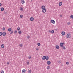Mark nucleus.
<instances>
[{
	"mask_svg": "<svg viewBox=\"0 0 73 73\" xmlns=\"http://www.w3.org/2000/svg\"><path fill=\"white\" fill-rule=\"evenodd\" d=\"M13 33V31H11L10 32V34H12V33Z\"/></svg>",
	"mask_w": 73,
	"mask_h": 73,
	"instance_id": "obj_23",
	"label": "nucleus"
},
{
	"mask_svg": "<svg viewBox=\"0 0 73 73\" xmlns=\"http://www.w3.org/2000/svg\"><path fill=\"white\" fill-rule=\"evenodd\" d=\"M49 57L48 56H46V60H49Z\"/></svg>",
	"mask_w": 73,
	"mask_h": 73,
	"instance_id": "obj_10",
	"label": "nucleus"
},
{
	"mask_svg": "<svg viewBox=\"0 0 73 73\" xmlns=\"http://www.w3.org/2000/svg\"><path fill=\"white\" fill-rule=\"evenodd\" d=\"M8 31L9 32H11V30H12V29H11V28H9L8 29Z\"/></svg>",
	"mask_w": 73,
	"mask_h": 73,
	"instance_id": "obj_19",
	"label": "nucleus"
},
{
	"mask_svg": "<svg viewBox=\"0 0 73 73\" xmlns=\"http://www.w3.org/2000/svg\"><path fill=\"white\" fill-rule=\"evenodd\" d=\"M27 65H29V62H27Z\"/></svg>",
	"mask_w": 73,
	"mask_h": 73,
	"instance_id": "obj_41",
	"label": "nucleus"
},
{
	"mask_svg": "<svg viewBox=\"0 0 73 73\" xmlns=\"http://www.w3.org/2000/svg\"><path fill=\"white\" fill-rule=\"evenodd\" d=\"M1 48H4V44H2L1 46Z\"/></svg>",
	"mask_w": 73,
	"mask_h": 73,
	"instance_id": "obj_13",
	"label": "nucleus"
},
{
	"mask_svg": "<svg viewBox=\"0 0 73 73\" xmlns=\"http://www.w3.org/2000/svg\"><path fill=\"white\" fill-rule=\"evenodd\" d=\"M36 50H38V48H36Z\"/></svg>",
	"mask_w": 73,
	"mask_h": 73,
	"instance_id": "obj_40",
	"label": "nucleus"
},
{
	"mask_svg": "<svg viewBox=\"0 0 73 73\" xmlns=\"http://www.w3.org/2000/svg\"><path fill=\"white\" fill-rule=\"evenodd\" d=\"M70 22H68V23H67V24H68V25H70Z\"/></svg>",
	"mask_w": 73,
	"mask_h": 73,
	"instance_id": "obj_39",
	"label": "nucleus"
},
{
	"mask_svg": "<svg viewBox=\"0 0 73 73\" xmlns=\"http://www.w3.org/2000/svg\"><path fill=\"white\" fill-rule=\"evenodd\" d=\"M22 32L21 31H20L18 32V33L19 34H21Z\"/></svg>",
	"mask_w": 73,
	"mask_h": 73,
	"instance_id": "obj_20",
	"label": "nucleus"
},
{
	"mask_svg": "<svg viewBox=\"0 0 73 73\" xmlns=\"http://www.w3.org/2000/svg\"><path fill=\"white\" fill-rule=\"evenodd\" d=\"M20 10L21 11H23V7H21V8L20 9Z\"/></svg>",
	"mask_w": 73,
	"mask_h": 73,
	"instance_id": "obj_25",
	"label": "nucleus"
},
{
	"mask_svg": "<svg viewBox=\"0 0 73 73\" xmlns=\"http://www.w3.org/2000/svg\"><path fill=\"white\" fill-rule=\"evenodd\" d=\"M50 66H47V69H50Z\"/></svg>",
	"mask_w": 73,
	"mask_h": 73,
	"instance_id": "obj_28",
	"label": "nucleus"
},
{
	"mask_svg": "<svg viewBox=\"0 0 73 73\" xmlns=\"http://www.w3.org/2000/svg\"><path fill=\"white\" fill-rule=\"evenodd\" d=\"M55 31H57V30H58V29H55Z\"/></svg>",
	"mask_w": 73,
	"mask_h": 73,
	"instance_id": "obj_43",
	"label": "nucleus"
},
{
	"mask_svg": "<svg viewBox=\"0 0 73 73\" xmlns=\"http://www.w3.org/2000/svg\"><path fill=\"white\" fill-rule=\"evenodd\" d=\"M62 5V2H60L59 3V6H61V5Z\"/></svg>",
	"mask_w": 73,
	"mask_h": 73,
	"instance_id": "obj_8",
	"label": "nucleus"
},
{
	"mask_svg": "<svg viewBox=\"0 0 73 73\" xmlns=\"http://www.w3.org/2000/svg\"><path fill=\"white\" fill-rule=\"evenodd\" d=\"M47 64L48 65H49L51 64V62L50 61H48L47 62Z\"/></svg>",
	"mask_w": 73,
	"mask_h": 73,
	"instance_id": "obj_5",
	"label": "nucleus"
},
{
	"mask_svg": "<svg viewBox=\"0 0 73 73\" xmlns=\"http://www.w3.org/2000/svg\"><path fill=\"white\" fill-rule=\"evenodd\" d=\"M3 31H5V28L3 27L2 29Z\"/></svg>",
	"mask_w": 73,
	"mask_h": 73,
	"instance_id": "obj_31",
	"label": "nucleus"
},
{
	"mask_svg": "<svg viewBox=\"0 0 73 73\" xmlns=\"http://www.w3.org/2000/svg\"><path fill=\"white\" fill-rule=\"evenodd\" d=\"M17 30L18 31H20V28H19V27H18L17 29Z\"/></svg>",
	"mask_w": 73,
	"mask_h": 73,
	"instance_id": "obj_24",
	"label": "nucleus"
},
{
	"mask_svg": "<svg viewBox=\"0 0 73 73\" xmlns=\"http://www.w3.org/2000/svg\"><path fill=\"white\" fill-rule=\"evenodd\" d=\"M56 49H58L59 48H60V47H59V46L58 45H56Z\"/></svg>",
	"mask_w": 73,
	"mask_h": 73,
	"instance_id": "obj_17",
	"label": "nucleus"
},
{
	"mask_svg": "<svg viewBox=\"0 0 73 73\" xmlns=\"http://www.w3.org/2000/svg\"><path fill=\"white\" fill-rule=\"evenodd\" d=\"M37 45H38V46H40L41 45V44H40V43H38L37 44Z\"/></svg>",
	"mask_w": 73,
	"mask_h": 73,
	"instance_id": "obj_21",
	"label": "nucleus"
},
{
	"mask_svg": "<svg viewBox=\"0 0 73 73\" xmlns=\"http://www.w3.org/2000/svg\"><path fill=\"white\" fill-rule=\"evenodd\" d=\"M66 36H67V37L68 38H70L71 37V36L69 34H67V35Z\"/></svg>",
	"mask_w": 73,
	"mask_h": 73,
	"instance_id": "obj_1",
	"label": "nucleus"
},
{
	"mask_svg": "<svg viewBox=\"0 0 73 73\" xmlns=\"http://www.w3.org/2000/svg\"><path fill=\"white\" fill-rule=\"evenodd\" d=\"M62 35H63V36H64V35H65V32L63 31L62 32Z\"/></svg>",
	"mask_w": 73,
	"mask_h": 73,
	"instance_id": "obj_12",
	"label": "nucleus"
},
{
	"mask_svg": "<svg viewBox=\"0 0 73 73\" xmlns=\"http://www.w3.org/2000/svg\"><path fill=\"white\" fill-rule=\"evenodd\" d=\"M64 45V43L61 42L60 43V46L61 47H62L63 46V45Z\"/></svg>",
	"mask_w": 73,
	"mask_h": 73,
	"instance_id": "obj_4",
	"label": "nucleus"
},
{
	"mask_svg": "<svg viewBox=\"0 0 73 73\" xmlns=\"http://www.w3.org/2000/svg\"><path fill=\"white\" fill-rule=\"evenodd\" d=\"M28 72L29 73H31V70H29Z\"/></svg>",
	"mask_w": 73,
	"mask_h": 73,
	"instance_id": "obj_35",
	"label": "nucleus"
},
{
	"mask_svg": "<svg viewBox=\"0 0 73 73\" xmlns=\"http://www.w3.org/2000/svg\"><path fill=\"white\" fill-rule=\"evenodd\" d=\"M69 62H66V64L67 65H69Z\"/></svg>",
	"mask_w": 73,
	"mask_h": 73,
	"instance_id": "obj_33",
	"label": "nucleus"
},
{
	"mask_svg": "<svg viewBox=\"0 0 73 73\" xmlns=\"http://www.w3.org/2000/svg\"><path fill=\"white\" fill-rule=\"evenodd\" d=\"M4 13H5V14H7V12L5 11L4 12Z\"/></svg>",
	"mask_w": 73,
	"mask_h": 73,
	"instance_id": "obj_38",
	"label": "nucleus"
},
{
	"mask_svg": "<svg viewBox=\"0 0 73 73\" xmlns=\"http://www.w3.org/2000/svg\"><path fill=\"white\" fill-rule=\"evenodd\" d=\"M60 17H62V15H60Z\"/></svg>",
	"mask_w": 73,
	"mask_h": 73,
	"instance_id": "obj_45",
	"label": "nucleus"
},
{
	"mask_svg": "<svg viewBox=\"0 0 73 73\" xmlns=\"http://www.w3.org/2000/svg\"><path fill=\"white\" fill-rule=\"evenodd\" d=\"M9 62H7V65H9Z\"/></svg>",
	"mask_w": 73,
	"mask_h": 73,
	"instance_id": "obj_42",
	"label": "nucleus"
},
{
	"mask_svg": "<svg viewBox=\"0 0 73 73\" xmlns=\"http://www.w3.org/2000/svg\"><path fill=\"white\" fill-rule=\"evenodd\" d=\"M2 5V4H1V3H0V7H1V6Z\"/></svg>",
	"mask_w": 73,
	"mask_h": 73,
	"instance_id": "obj_44",
	"label": "nucleus"
},
{
	"mask_svg": "<svg viewBox=\"0 0 73 73\" xmlns=\"http://www.w3.org/2000/svg\"><path fill=\"white\" fill-rule=\"evenodd\" d=\"M34 20H35V19L33 17H31L30 19V21H33Z\"/></svg>",
	"mask_w": 73,
	"mask_h": 73,
	"instance_id": "obj_3",
	"label": "nucleus"
},
{
	"mask_svg": "<svg viewBox=\"0 0 73 73\" xmlns=\"http://www.w3.org/2000/svg\"><path fill=\"white\" fill-rule=\"evenodd\" d=\"M45 8V6L43 5V6H42L41 7V8L42 9H44V8Z\"/></svg>",
	"mask_w": 73,
	"mask_h": 73,
	"instance_id": "obj_14",
	"label": "nucleus"
},
{
	"mask_svg": "<svg viewBox=\"0 0 73 73\" xmlns=\"http://www.w3.org/2000/svg\"><path fill=\"white\" fill-rule=\"evenodd\" d=\"M46 9L45 8H44L42 10V12L43 13H45L46 12Z\"/></svg>",
	"mask_w": 73,
	"mask_h": 73,
	"instance_id": "obj_2",
	"label": "nucleus"
},
{
	"mask_svg": "<svg viewBox=\"0 0 73 73\" xmlns=\"http://www.w3.org/2000/svg\"><path fill=\"white\" fill-rule=\"evenodd\" d=\"M2 35L3 36H5L6 35V33L5 32H3L2 33Z\"/></svg>",
	"mask_w": 73,
	"mask_h": 73,
	"instance_id": "obj_7",
	"label": "nucleus"
},
{
	"mask_svg": "<svg viewBox=\"0 0 73 73\" xmlns=\"http://www.w3.org/2000/svg\"><path fill=\"white\" fill-rule=\"evenodd\" d=\"M27 37L28 38V39H29V38H30V36H29V35H28L27 36Z\"/></svg>",
	"mask_w": 73,
	"mask_h": 73,
	"instance_id": "obj_27",
	"label": "nucleus"
},
{
	"mask_svg": "<svg viewBox=\"0 0 73 73\" xmlns=\"http://www.w3.org/2000/svg\"><path fill=\"white\" fill-rule=\"evenodd\" d=\"M48 32H49H49H51V31H50V30H49Z\"/></svg>",
	"mask_w": 73,
	"mask_h": 73,
	"instance_id": "obj_46",
	"label": "nucleus"
},
{
	"mask_svg": "<svg viewBox=\"0 0 73 73\" xmlns=\"http://www.w3.org/2000/svg\"><path fill=\"white\" fill-rule=\"evenodd\" d=\"M62 47L63 49H66V48H65L64 46H63Z\"/></svg>",
	"mask_w": 73,
	"mask_h": 73,
	"instance_id": "obj_32",
	"label": "nucleus"
},
{
	"mask_svg": "<svg viewBox=\"0 0 73 73\" xmlns=\"http://www.w3.org/2000/svg\"><path fill=\"white\" fill-rule=\"evenodd\" d=\"M23 46V44H20V46H21V47H22V46Z\"/></svg>",
	"mask_w": 73,
	"mask_h": 73,
	"instance_id": "obj_36",
	"label": "nucleus"
},
{
	"mask_svg": "<svg viewBox=\"0 0 73 73\" xmlns=\"http://www.w3.org/2000/svg\"><path fill=\"white\" fill-rule=\"evenodd\" d=\"M51 33H52V34L54 33V30H52V31H51Z\"/></svg>",
	"mask_w": 73,
	"mask_h": 73,
	"instance_id": "obj_18",
	"label": "nucleus"
},
{
	"mask_svg": "<svg viewBox=\"0 0 73 73\" xmlns=\"http://www.w3.org/2000/svg\"><path fill=\"white\" fill-rule=\"evenodd\" d=\"M4 8L3 7H1V11H4Z\"/></svg>",
	"mask_w": 73,
	"mask_h": 73,
	"instance_id": "obj_15",
	"label": "nucleus"
},
{
	"mask_svg": "<svg viewBox=\"0 0 73 73\" xmlns=\"http://www.w3.org/2000/svg\"><path fill=\"white\" fill-rule=\"evenodd\" d=\"M25 71H26L25 70H24V69L22 71V73H25Z\"/></svg>",
	"mask_w": 73,
	"mask_h": 73,
	"instance_id": "obj_16",
	"label": "nucleus"
},
{
	"mask_svg": "<svg viewBox=\"0 0 73 73\" xmlns=\"http://www.w3.org/2000/svg\"><path fill=\"white\" fill-rule=\"evenodd\" d=\"M21 3L22 4H24V3H25V1L24 0H21Z\"/></svg>",
	"mask_w": 73,
	"mask_h": 73,
	"instance_id": "obj_11",
	"label": "nucleus"
},
{
	"mask_svg": "<svg viewBox=\"0 0 73 73\" xmlns=\"http://www.w3.org/2000/svg\"><path fill=\"white\" fill-rule=\"evenodd\" d=\"M1 73H4V71L3 70H2L1 72Z\"/></svg>",
	"mask_w": 73,
	"mask_h": 73,
	"instance_id": "obj_37",
	"label": "nucleus"
},
{
	"mask_svg": "<svg viewBox=\"0 0 73 73\" xmlns=\"http://www.w3.org/2000/svg\"><path fill=\"white\" fill-rule=\"evenodd\" d=\"M17 31H14L15 33L16 34L17 33Z\"/></svg>",
	"mask_w": 73,
	"mask_h": 73,
	"instance_id": "obj_30",
	"label": "nucleus"
},
{
	"mask_svg": "<svg viewBox=\"0 0 73 73\" xmlns=\"http://www.w3.org/2000/svg\"><path fill=\"white\" fill-rule=\"evenodd\" d=\"M51 22L52 23V24H55V21H54V20H53L52 19L51 20Z\"/></svg>",
	"mask_w": 73,
	"mask_h": 73,
	"instance_id": "obj_6",
	"label": "nucleus"
},
{
	"mask_svg": "<svg viewBox=\"0 0 73 73\" xmlns=\"http://www.w3.org/2000/svg\"><path fill=\"white\" fill-rule=\"evenodd\" d=\"M70 18L71 19H73V15H72L70 16Z\"/></svg>",
	"mask_w": 73,
	"mask_h": 73,
	"instance_id": "obj_29",
	"label": "nucleus"
},
{
	"mask_svg": "<svg viewBox=\"0 0 73 73\" xmlns=\"http://www.w3.org/2000/svg\"><path fill=\"white\" fill-rule=\"evenodd\" d=\"M31 57H32L31 56H29V59H31Z\"/></svg>",
	"mask_w": 73,
	"mask_h": 73,
	"instance_id": "obj_34",
	"label": "nucleus"
},
{
	"mask_svg": "<svg viewBox=\"0 0 73 73\" xmlns=\"http://www.w3.org/2000/svg\"><path fill=\"white\" fill-rule=\"evenodd\" d=\"M3 35V33L2 32H0V36H1Z\"/></svg>",
	"mask_w": 73,
	"mask_h": 73,
	"instance_id": "obj_22",
	"label": "nucleus"
},
{
	"mask_svg": "<svg viewBox=\"0 0 73 73\" xmlns=\"http://www.w3.org/2000/svg\"><path fill=\"white\" fill-rule=\"evenodd\" d=\"M31 1H32V0H31Z\"/></svg>",
	"mask_w": 73,
	"mask_h": 73,
	"instance_id": "obj_47",
	"label": "nucleus"
},
{
	"mask_svg": "<svg viewBox=\"0 0 73 73\" xmlns=\"http://www.w3.org/2000/svg\"><path fill=\"white\" fill-rule=\"evenodd\" d=\"M46 59V56H44L42 58V60H45Z\"/></svg>",
	"mask_w": 73,
	"mask_h": 73,
	"instance_id": "obj_9",
	"label": "nucleus"
},
{
	"mask_svg": "<svg viewBox=\"0 0 73 73\" xmlns=\"http://www.w3.org/2000/svg\"><path fill=\"white\" fill-rule=\"evenodd\" d=\"M20 17L21 18H22V17H23V15H21L20 16Z\"/></svg>",
	"mask_w": 73,
	"mask_h": 73,
	"instance_id": "obj_26",
	"label": "nucleus"
}]
</instances>
